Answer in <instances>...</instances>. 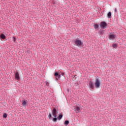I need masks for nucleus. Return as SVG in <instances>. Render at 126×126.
Here are the masks:
<instances>
[{
	"label": "nucleus",
	"mask_w": 126,
	"mask_h": 126,
	"mask_svg": "<svg viewBox=\"0 0 126 126\" xmlns=\"http://www.w3.org/2000/svg\"><path fill=\"white\" fill-rule=\"evenodd\" d=\"M57 109H56L55 108H54L52 110V116H53V117H54V118L53 119V121L55 123H56L58 118H57Z\"/></svg>",
	"instance_id": "nucleus-1"
},
{
	"label": "nucleus",
	"mask_w": 126,
	"mask_h": 126,
	"mask_svg": "<svg viewBox=\"0 0 126 126\" xmlns=\"http://www.w3.org/2000/svg\"><path fill=\"white\" fill-rule=\"evenodd\" d=\"M100 27L102 29H105L107 27V23L105 22H102L100 23Z\"/></svg>",
	"instance_id": "nucleus-4"
},
{
	"label": "nucleus",
	"mask_w": 126,
	"mask_h": 126,
	"mask_svg": "<svg viewBox=\"0 0 126 126\" xmlns=\"http://www.w3.org/2000/svg\"><path fill=\"white\" fill-rule=\"evenodd\" d=\"M48 118L49 120H52V114L49 113L48 115Z\"/></svg>",
	"instance_id": "nucleus-17"
},
{
	"label": "nucleus",
	"mask_w": 126,
	"mask_h": 126,
	"mask_svg": "<svg viewBox=\"0 0 126 126\" xmlns=\"http://www.w3.org/2000/svg\"><path fill=\"white\" fill-rule=\"evenodd\" d=\"M63 75H64V73H62V76H63Z\"/></svg>",
	"instance_id": "nucleus-20"
},
{
	"label": "nucleus",
	"mask_w": 126,
	"mask_h": 126,
	"mask_svg": "<svg viewBox=\"0 0 126 126\" xmlns=\"http://www.w3.org/2000/svg\"><path fill=\"white\" fill-rule=\"evenodd\" d=\"M111 16H112V13H111V12H109L107 14V17L108 18H111Z\"/></svg>",
	"instance_id": "nucleus-11"
},
{
	"label": "nucleus",
	"mask_w": 126,
	"mask_h": 126,
	"mask_svg": "<svg viewBox=\"0 0 126 126\" xmlns=\"http://www.w3.org/2000/svg\"><path fill=\"white\" fill-rule=\"evenodd\" d=\"M54 76L56 77L57 80H58V79H61L62 75H59V72H56L54 74Z\"/></svg>",
	"instance_id": "nucleus-5"
},
{
	"label": "nucleus",
	"mask_w": 126,
	"mask_h": 126,
	"mask_svg": "<svg viewBox=\"0 0 126 126\" xmlns=\"http://www.w3.org/2000/svg\"><path fill=\"white\" fill-rule=\"evenodd\" d=\"M74 44L77 47H81L83 45V42L79 38H76L74 41Z\"/></svg>",
	"instance_id": "nucleus-2"
},
{
	"label": "nucleus",
	"mask_w": 126,
	"mask_h": 126,
	"mask_svg": "<svg viewBox=\"0 0 126 126\" xmlns=\"http://www.w3.org/2000/svg\"><path fill=\"white\" fill-rule=\"evenodd\" d=\"M13 40H14V42H15L16 39H15V38L14 37H13Z\"/></svg>",
	"instance_id": "nucleus-19"
},
{
	"label": "nucleus",
	"mask_w": 126,
	"mask_h": 126,
	"mask_svg": "<svg viewBox=\"0 0 126 126\" xmlns=\"http://www.w3.org/2000/svg\"><path fill=\"white\" fill-rule=\"evenodd\" d=\"M63 118V115L61 114L59 116V117H57V120H59L60 121V120H62Z\"/></svg>",
	"instance_id": "nucleus-12"
},
{
	"label": "nucleus",
	"mask_w": 126,
	"mask_h": 126,
	"mask_svg": "<svg viewBox=\"0 0 126 126\" xmlns=\"http://www.w3.org/2000/svg\"><path fill=\"white\" fill-rule=\"evenodd\" d=\"M115 12H117V8L115 9Z\"/></svg>",
	"instance_id": "nucleus-21"
},
{
	"label": "nucleus",
	"mask_w": 126,
	"mask_h": 126,
	"mask_svg": "<svg viewBox=\"0 0 126 126\" xmlns=\"http://www.w3.org/2000/svg\"><path fill=\"white\" fill-rule=\"evenodd\" d=\"M89 86L91 89H94V85H93V82H92V81L90 82Z\"/></svg>",
	"instance_id": "nucleus-7"
},
{
	"label": "nucleus",
	"mask_w": 126,
	"mask_h": 126,
	"mask_svg": "<svg viewBox=\"0 0 126 126\" xmlns=\"http://www.w3.org/2000/svg\"><path fill=\"white\" fill-rule=\"evenodd\" d=\"M46 85L49 84V83L48 82H46Z\"/></svg>",
	"instance_id": "nucleus-22"
},
{
	"label": "nucleus",
	"mask_w": 126,
	"mask_h": 126,
	"mask_svg": "<svg viewBox=\"0 0 126 126\" xmlns=\"http://www.w3.org/2000/svg\"><path fill=\"white\" fill-rule=\"evenodd\" d=\"M27 104V102L25 100H24L23 102L22 103V106H25Z\"/></svg>",
	"instance_id": "nucleus-15"
},
{
	"label": "nucleus",
	"mask_w": 126,
	"mask_h": 126,
	"mask_svg": "<svg viewBox=\"0 0 126 126\" xmlns=\"http://www.w3.org/2000/svg\"><path fill=\"white\" fill-rule=\"evenodd\" d=\"M112 47L116 49V48H118V45L117 44H114L112 45Z\"/></svg>",
	"instance_id": "nucleus-14"
},
{
	"label": "nucleus",
	"mask_w": 126,
	"mask_h": 126,
	"mask_svg": "<svg viewBox=\"0 0 126 126\" xmlns=\"http://www.w3.org/2000/svg\"><path fill=\"white\" fill-rule=\"evenodd\" d=\"M3 118L6 119V118H7V114H6V113H4L3 114Z\"/></svg>",
	"instance_id": "nucleus-16"
},
{
	"label": "nucleus",
	"mask_w": 126,
	"mask_h": 126,
	"mask_svg": "<svg viewBox=\"0 0 126 126\" xmlns=\"http://www.w3.org/2000/svg\"><path fill=\"white\" fill-rule=\"evenodd\" d=\"M116 37V35L115 34H110L109 36V39H110V40H114Z\"/></svg>",
	"instance_id": "nucleus-8"
},
{
	"label": "nucleus",
	"mask_w": 126,
	"mask_h": 126,
	"mask_svg": "<svg viewBox=\"0 0 126 126\" xmlns=\"http://www.w3.org/2000/svg\"><path fill=\"white\" fill-rule=\"evenodd\" d=\"M15 77L17 80H20V77L19 76L18 72L15 73Z\"/></svg>",
	"instance_id": "nucleus-6"
},
{
	"label": "nucleus",
	"mask_w": 126,
	"mask_h": 126,
	"mask_svg": "<svg viewBox=\"0 0 126 126\" xmlns=\"http://www.w3.org/2000/svg\"><path fill=\"white\" fill-rule=\"evenodd\" d=\"M100 85L101 84L100 83V80H99V79H96L94 83L95 88H100Z\"/></svg>",
	"instance_id": "nucleus-3"
},
{
	"label": "nucleus",
	"mask_w": 126,
	"mask_h": 126,
	"mask_svg": "<svg viewBox=\"0 0 126 126\" xmlns=\"http://www.w3.org/2000/svg\"><path fill=\"white\" fill-rule=\"evenodd\" d=\"M79 111H80V108L78 106L76 107V113H79Z\"/></svg>",
	"instance_id": "nucleus-10"
},
{
	"label": "nucleus",
	"mask_w": 126,
	"mask_h": 126,
	"mask_svg": "<svg viewBox=\"0 0 126 126\" xmlns=\"http://www.w3.org/2000/svg\"><path fill=\"white\" fill-rule=\"evenodd\" d=\"M94 27L95 29H98V28H99V25H98L97 24H96L95 25H94Z\"/></svg>",
	"instance_id": "nucleus-13"
},
{
	"label": "nucleus",
	"mask_w": 126,
	"mask_h": 126,
	"mask_svg": "<svg viewBox=\"0 0 126 126\" xmlns=\"http://www.w3.org/2000/svg\"><path fill=\"white\" fill-rule=\"evenodd\" d=\"M69 124V121H65L64 122V125H66V126H67Z\"/></svg>",
	"instance_id": "nucleus-18"
},
{
	"label": "nucleus",
	"mask_w": 126,
	"mask_h": 126,
	"mask_svg": "<svg viewBox=\"0 0 126 126\" xmlns=\"http://www.w3.org/2000/svg\"><path fill=\"white\" fill-rule=\"evenodd\" d=\"M1 39H2V40H4L5 39V35L3 34V33H1L0 36Z\"/></svg>",
	"instance_id": "nucleus-9"
}]
</instances>
